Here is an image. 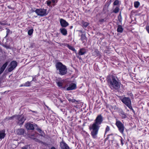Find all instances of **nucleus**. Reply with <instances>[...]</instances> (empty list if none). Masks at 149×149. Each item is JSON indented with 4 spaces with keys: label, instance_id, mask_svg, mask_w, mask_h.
<instances>
[{
    "label": "nucleus",
    "instance_id": "nucleus-33",
    "mask_svg": "<svg viewBox=\"0 0 149 149\" xmlns=\"http://www.w3.org/2000/svg\"><path fill=\"white\" fill-rule=\"evenodd\" d=\"M120 142H121V145L122 146H123V144H124V141L122 138H121V139H120Z\"/></svg>",
    "mask_w": 149,
    "mask_h": 149
},
{
    "label": "nucleus",
    "instance_id": "nucleus-52",
    "mask_svg": "<svg viewBox=\"0 0 149 149\" xmlns=\"http://www.w3.org/2000/svg\"><path fill=\"white\" fill-rule=\"evenodd\" d=\"M32 111L35 113H37V111Z\"/></svg>",
    "mask_w": 149,
    "mask_h": 149
},
{
    "label": "nucleus",
    "instance_id": "nucleus-7",
    "mask_svg": "<svg viewBox=\"0 0 149 149\" xmlns=\"http://www.w3.org/2000/svg\"><path fill=\"white\" fill-rule=\"evenodd\" d=\"M17 119L18 120L17 123L20 126L23 125L26 119L22 115L18 116L17 117Z\"/></svg>",
    "mask_w": 149,
    "mask_h": 149
},
{
    "label": "nucleus",
    "instance_id": "nucleus-2",
    "mask_svg": "<svg viewBox=\"0 0 149 149\" xmlns=\"http://www.w3.org/2000/svg\"><path fill=\"white\" fill-rule=\"evenodd\" d=\"M107 81L109 87L111 89L118 90L120 88V82L116 75L111 74L108 76Z\"/></svg>",
    "mask_w": 149,
    "mask_h": 149
},
{
    "label": "nucleus",
    "instance_id": "nucleus-37",
    "mask_svg": "<svg viewBox=\"0 0 149 149\" xmlns=\"http://www.w3.org/2000/svg\"><path fill=\"white\" fill-rule=\"evenodd\" d=\"M8 7L9 8L11 9L14 10V9L11 7L10 5L8 6Z\"/></svg>",
    "mask_w": 149,
    "mask_h": 149
},
{
    "label": "nucleus",
    "instance_id": "nucleus-4",
    "mask_svg": "<svg viewBox=\"0 0 149 149\" xmlns=\"http://www.w3.org/2000/svg\"><path fill=\"white\" fill-rule=\"evenodd\" d=\"M33 12H35L38 16L41 17L45 16L48 14L47 10L44 8L36 9L35 10H33Z\"/></svg>",
    "mask_w": 149,
    "mask_h": 149
},
{
    "label": "nucleus",
    "instance_id": "nucleus-6",
    "mask_svg": "<svg viewBox=\"0 0 149 149\" xmlns=\"http://www.w3.org/2000/svg\"><path fill=\"white\" fill-rule=\"evenodd\" d=\"M121 100V101L129 108H131V100L129 97H124Z\"/></svg>",
    "mask_w": 149,
    "mask_h": 149
},
{
    "label": "nucleus",
    "instance_id": "nucleus-29",
    "mask_svg": "<svg viewBox=\"0 0 149 149\" xmlns=\"http://www.w3.org/2000/svg\"><path fill=\"white\" fill-rule=\"evenodd\" d=\"M30 82H31L27 81L24 84V86H29L31 84Z\"/></svg>",
    "mask_w": 149,
    "mask_h": 149
},
{
    "label": "nucleus",
    "instance_id": "nucleus-10",
    "mask_svg": "<svg viewBox=\"0 0 149 149\" xmlns=\"http://www.w3.org/2000/svg\"><path fill=\"white\" fill-rule=\"evenodd\" d=\"M60 147L61 149H71L68 144L63 140L60 142Z\"/></svg>",
    "mask_w": 149,
    "mask_h": 149
},
{
    "label": "nucleus",
    "instance_id": "nucleus-53",
    "mask_svg": "<svg viewBox=\"0 0 149 149\" xmlns=\"http://www.w3.org/2000/svg\"><path fill=\"white\" fill-rule=\"evenodd\" d=\"M109 1H110V3H111L112 1V0H109Z\"/></svg>",
    "mask_w": 149,
    "mask_h": 149
},
{
    "label": "nucleus",
    "instance_id": "nucleus-50",
    "mask_svg": "<svg viewBox=\"0 0 149 149\" xmlns=\"http://www.w3.org/2000/svg\"><path fill=\"white\" fill-rule=\"evenodd\" d=\"M8 34H8V33H6V36L5 37V38H6L8 36Z\"/></svg>",
    "mask_w": 149,
    "mask_h": 149
},
{
    "label": "nucleus",
    "instance_id": "nucleus-11",
    "mask_svg": "<svg viewBox=\"0 0 149 149\" xmlns=\"http://www.w3.org/2000/svg\"><path fill=\"white\" fill-rule=\"evenodd\" d=\"M60 22L62 27H65L69 25L68 23L65 20L62 18L60 19Z\"/></svg>",
    "mask_w": 149,
    "mask_h": 149
},
{
    "label": "nucleus",
    "instance_id": "nucleus-41",
    "mask_svg": "<svg viewBox=\"0 0 149 149\" xmlns=\"http://www.w3.org/2000/svg\"><path fill=\"white\" fill-rule=\"evenodd\" d=\"M32 81H34L36 82L37 81L36 79V78L34 77V78H33V79Z\"/></svg>",
    "mask_w": 149,
    "mask_h": 149
},
{
    "label": "nucleus",
    "instance_id": "nucleus-54",
    "mask_svg": "<svg viewBox=\"0 0 149 149\" xmlns=\"http://www.w3.org/2000/svg\"><path fill=\"white\" fill-rule=\"evenodd\" d=\"M60 101H61V102H63V101H62V100H60Z\"/></svg>",
    "mask_w": 149,
    "mask_h": 149
},
{
    "label": "nucleus",
    "instance_id": "nucleus-30",
    "mask_svg": "<svg viewBox=\"0 0 149 149\" xmlns=\"http://www.w3.org/2000/svg\"><path fill=\"white\" fill-rule=\"evenodd\" d=\"M106 21V19H101L99 20V22H100L101 23H102Z\"/></svg>",
    "mask_w": 149,
    "mask_h": 149
},
{
    "label": "nucleus",
    "instance_id": "nucleus-15",
    "mask_svg": "<svg viewBox=\"0 0 149 149\" xmlns=\"http://www.w3.org/2000/svg\"><path fill=\"white\" fill-rule=\"evenodd\" d=\"M119 115L122 119H125L127 118V116L126 114L124 112L122 109L120 110Z\"/></svg>",
    "mask_w": 149,
    "mask_h": 149
},
{
    "label": "nucleus",
    "instance_id": "nucleus-16",
    "mask_svg": "<svg viewBox=\"0 0 149 149\" xmlns=\"http://www.w3.org/2000/svg\"><path fill=\"white\" fill-rule=\"evenodd\" d=\"M8 62H6L4 63L1 67L0 69V74H1L4 71L8 65Z\"/></svg>",
    "mask_w": 149,
    "mask_h": 149
},
{
    "label": "nucleus",
    "instance_id": "nucleus-57",
    "mask_svg": "<svg viewBox=\"0 0 149 149\" xmlns=\"http://www.w3.org/2000/svg\"><path fill=\"white\" fill-rule=\"evenodd\" d=\"M47 108H49V107H47Z\"/></svg>",
    "mask_w": 149,
    "mask_h": 149
},
{
    "label": "nucleus",
    "instance_id": "nucleus-44",
    "mask_svg": "<svg viewBox=\"0 0 149 149\" xmlns=\"http://www.w3.org/2000/svg\"><path fill=\"white\" fill-rule=\"evenodd\" d=\"M32 139L36 141H38V139L35 138H32Z\"/></svg>",
    "mask_w": 149,
    "mask_h": 149
},
{
    "label": "nucleus",
    "instance_id": "nucleus-48",
    "mask_svg": "<svg viewBox=\"0 0 149 149\" xmlns=\"http://www.w3.org/2000/svg\"><path fill=\"white\" fill-rule=\"evenodd\" d=\"M71 101L72 102H74L76 101V100L74 99H73Z\"/></svg>",
    "mask_w": 149,
    "mask_h": 149
},
{
    "label": "nucleus",
    "instance_id": "nucleus-40",
    "mask_svg": "<svg viewBox=\"0 0 149 149\" xmlns=\"http://www.w3.org/2000/svg\"><path fill=\"white\" fill-rule=\"evenodd\" d=\"M14 116H13L8 118V120H12L13 119Z\"/></svg>",
    "mask_w": 149,
    "mask_h": 149
},
{
    "label": "nucleus",
    "instance_id": "nucleus-19",
    "mask_svg": "<svg viewBox=\"0 0 149 149\" xmlns=\"http://www.w3.org/2000/svg\"><path fill=\"white\" fill-rule=\"evenodd\" d=\"M86 53L85 49L84 48L80 49L79 52L77 55H83L84 54Z\"/></svg>",
    "mask_w": 149,
    "mask_h": 149
},
{
    "label": "nucleus",
    "instance_id": "nucleus-13",
    "mask_svg": "<svg viewBox=\"0 0 149 149\" xmlns=\"http://www.w3.org/2000/svg\"><path fill=\"white\" fill-rule=\"evenodd\" d=\"M77 88L76 85L74 83H71L70 84L69 87L66 88L67 91L72 90L76 89Z\"/></svg>",
    "mask_w": 149,
    "mask_h": 149
},
{
    "label": "nucleus",
    "instance_id": "nucleus-45",
    "mask_svg": "<svg viewBox=\"0 0 149 149\" xmlns=\"http://www.w3.org/2000/svg\"><path fill=\"white\" fill-rule=\"evenodd\" d=\"M51 0L52 1V3H54L56 2V0Z\"/></svg>",
    "mask_w": 149,
    "mask_h": 149
},
{
    "label": "nucleus",
    "instance_id": "nucleus-36",
    "mask_svg": "<svg viewBox=\"0 0 149 149\" xmlns=\"http://www.w3.org/2000/svg\"><path fill=\"white\" fill-rule=\"evenodd\" d=\"M37 130L40 133H41L42 131L41 129L38 128L37 129Z\"/></svg>",
    "mask_w": 149,
    "mask_h": 149
},
{
    "label": "nucleus",
    "instance_id": "nucleus-35",
    "mask_svg": "<svg viewBox=\"0 0 149 149\" xmlns=\"http://www.w3.org/2000/svg\"><path fill=\"white\" fill-rule=\"evenodd\" d=\"M110 1H109V0H108L107 2H106V5H108V6H109L110 4H111Z\"/></svg>",
    "mask_w": 149,
    "mask_h": 149
},
{
    "label": "nucleus",
    "instance_id": "nucleus-9",
    "mask_svg": "<svg viewBox=\"0 0 149 149\" xmlns=\"http://www.w3.org/2000/svg\"><path fill=\"white\" fill-rule=\"evenodd\" d=\"M37 125L35 123L32 124L28 122L25 125V127L27 130H33L34 129V127H37Z\"/></svg>",
    "mask_w": 149,
    "mask_h": 149
},
{
    "label": "nucleus",
    "instance_id": "nucleus-46",
    "mask_svg": "<svg viewBox=\"0 0 149 149\" xmlns=\"http://www.w3.org/2000/svg\"><path fill=\"white\" fill-rule=\"evenodd\" d=\"M22 149H27V148L26 147H22Z\"/></svg>",
    "mask_w": 149,
    "mask_h": 149
},
{
    "label": "nucleus",
    "instance_id": "nucleus-18",
    "mask_svg": "<svg viewBox=\"0 0 149 149\" xmlns=\"http://www.w3.org/2000/svg\"><path fill=\"white\" fill-rule=\"evenodd\" d=\"M59 30L63 35L66 36L67 34V31L65 28H61Z\"/></svg>",
    "mask_w": 149,
    "mask_h": 149
},
{
    "label": "nucleus",
    "instance_id": "nucleus-24",
    "mask_svg": "<svg viewBox=\"0 0 149 149\" xmlns=\"http://www.w3.org/2000/svg\"><path fill=\"white\" fill-rule=\"evenodd\" d=\"M140 5V3L138 1H135L134 3V7L136 8H138Z\"/></svg>",
    "mask_w": 149,
    "mask_h": 149
},
{
    "label": "nucleus",
    "instance_id": "nucleus-26",
    "mask_svg": "<svg viewBox=\"0 0 149 149\" xmlns=\"http://www.w3.org/2000/svg\"><path fill=\"white\" fill-rule=\"evenodd\" d=\"M56 83L58 86L59 87H61V88H62L63 83L62 82L60 81H58Z\"/></svg>",
    "mask_w": 149,
    "mask_h": 149
},
{
    "label": "nucleus",
    "instance_id": "nucleus-23",
    "mask_svg": "<svg viewBox=\"0 0 149 149\" xmlns=\"http://www.w3.org/2000/svg\"><path fill=\"white\" fill-rule=\"evenodd\" d=\"M119 6H116L113 10V12L115 13H117L119 11Z\"/></svg>",
    "mask_w": 149,
    "mask_h": 149
},
{
    "label": "nucleus",
    "instance_id": "nucleus-25",
    "mask_svg": "<svg viewBox=\"0 0 149 149\" xmlns=\"http://www.w3.org/2000/svg\"><path fill=\"white\" fill-rule=\"evenodd\" d=\"M33 29H29L28 32V34L29 36H31V35H32L33 32Z\"/></svg>",
    "mask_w": 149,
    "mask_h": 149
},
{
    "label": "nucleus",
    "instance_id": "nucleus-32",
    "mask_svg": "<svg viewBox=\"0 0 149 149\" xmlns=\"http://www.w3.org/2000/svg\"><path fill=\"white\" fill-rule=\"evenodd\" d=\"M6 23L4 21H3L2 22L0 21V24L2 25H6Z\"/></svg>",
    "mask_w": 149,
    "mask_h": 149
},
{
    "label": "nucleus",
    "instance_id": "nucleus-8",
    "mask_svg": "<svg viewBox=\"0 0 149 149\" xmlns=\"http://www.w3.org/2000/svg\"><path fill=\"white\" fill-rule=\"evenodd\" d=\"M17 65V62L15 61H11L9 65L10 67L8 69V71L11 72L16 67Z\"/></svg>",
    "mask_w": 149,
    "mask_h": 149
},
{
    "label": "nucleus",
    "instance_id": "nucleus-17",
    "mask_svg": "<svg viewBox=\"0 0 149 149\" xmlns=\"http://www.w3.org/2000/svg\"><path fill=\"white\" fill-rule=\"evenodd\" d=\"M6 135V134L5 133V130L0 131V139L1 140L4 138Z\"/></svg>",
    "mask_w": 149,
    "mask_h": 149
},
{
    "label": "nucleus",
    "instance_id": "nucleus-5",
    "mask_svg": "<svg viewBox=\"0 0 149 149\" xmlns=\"http://www.w3.org/2000/svg\"><path fill=\"white\" fill-rule=\"evenodd\" d=\"M115 125L118 128L119 132L121 134H123L125 128L124 124L120 121L116 119Z\"/></svg>",
    "mask_w": 149,
    "mask_h": 149
},
{
    "label": "nucleus",
    "instance_id": "nucleus-39",
    "mask_svg": "<svg viewBox=\"0 0 149 149\" xmlns=\"http://www.w3.org/2000/svg\"><path fill=\"white\" fill-rule=\"evenodd\" d=\"M95 52H96V53H97V56H99V55H100V54H99V52L98 51H97V50Z\"/></svg>",
    "mask_w": 149,
    "mask_h": 149
},
{
    "label": "nucleus",
    "instance_id": "nucleus-34",
    "mask_svg": "<svg viewBox=\"0 0 149 149\" xmlns=\"http://www.w3.org/2000/svg\"><path fill=\"white\" fill-rule=\"evenodd\" d=\"M6 29L7 30L6 31V33H8V34H9V33H10V30L9 29H8L7 28H6Z\"/></svg>",
    "mask_w": 149,
    "mask_h": 149
},
{
    "label": "nucleus",
    "instance_id": "nucleus-22",
    "mask_svg": "<svg viewBox=\"0 0 149 149\" xmlns=\"http://www.w3.org/2000/svg\"><path fill=\"white\" fill-rule=\"evenodd\" d=\"M81 24L83 27H86L89 24V23L88 22H85L84 21H82Z\"/></svg>",
    "mask_w": 149,
    "mask_h": 149
},
{
    "label": "nucleus",
    "instance_id": "nucleus-1",
    "mask_svg": "<svg viewBox=\"0 0 149 149\" xmlns=\"http://www.w3.org/2000/svg\"><path fill=\"white\" fill-rule=\"evenodd\" d=\"M103 121L102 116L101 115H99L94 120V123L89 126V129L91 131V135L93 138H97L100 125Z\"/></svg>",
    "mask_w": 149,
    "mask_h": 149
},
{
    "label": "nucleus",
    "instance_id": "nucleus-27",
    "mask_svg": "<svg viewBox=\"0 0 149 149\" xmlns=\"http://www.w3.org/2000/svg\"><path fill=\"white\" fill-rule=\"evenodd\" d=\"M52 1L51 0H48L46 2L47 5L49 6H51Z\"/></svg>",
    "mask_w": 149,
    "mask_h": 149
},
{
    "label": "nucleus",
    "instance_id": "nucleus-14",
    "mask_svg": "<svg viewBox=\"0 0 149 149\" xmlns=\"http://www.w3.org/2000/svg\"><path fill=\"white\" fill-rule=\"evenodd\" d=\"M24 132V130L23 128L19 129L17 130L16 131V133L18 135H23Z\"/></svg>",
    "mask_w": 149,
    "mask_h": 149
},
{
    "label": "nucleus",
    "instance_id": "nucleus-56",
    "mask_svg": "<svg viewBox=\"0 0 149 149\" xmlns=\"http://www.w3.org/2000/svg\"><path fill=\"white\" fill-rule=\"evenodd\" d=\"M1 74H0V75ZM1 83V81H0V83Z\"/></svg>",
    "mask_w": 149,
    "mask_h": 149
},
{
    "label": "nucleus",
    "instance_id": "nucleus-51",
    "mask_svg": "<svg viewBox=\"0 0 149 149\" xmlns=\"http://www.w3.org/2000/svg\"><path fill=\"white\" fill-rule=\"evenodd\" d=\"M79 31L81 33H83V31L81 30H79Z\"/></svg>",
    "mask_w": 149,
    "mask_h": 149
},
{
    "label": "nucleus",
    "instance_id": "nucleus-21",
    "mask_svg": "<svg viewBox=\"0 0 149 149\" xmlns=\"http://www.w3.org/2000/svg\"><path fill=\"white\" fill-rule=\"evenodd\" d=\"M87 38L85 34H82L81 36L80 40L82 41L83 43L84 42V40Z\"/></svg>",
    "mask_w": 149,
    "mask_h": 149
},
{
    "label": "nucleus",
    "instance_id": "nucleus-42",
    "mask_svg": "<svg viewBox=\"0 0 149 149\" xmlns=\"http://www.w3.org/2000/svg\"><path fill=\"white\" fill-rule=\"evenodd\" d=\"M130 109L132 110V111L134 113H135V111H134V110L132 108V106H131V108L130 107V108H129Z\"/></svg>",
    "mask_w": 149,
    "mask_h": 149
},
{
    "label": "nucleus",
    "instance_id": "nucleus-3",
    "mask_svg": "<svg viewBox=\"0 0 149 149\" xmlns=\"http://www.w3.org/2000/svg\"><path fill=\"white\" fill-rule=\"evenodd\" d=\"M56 67L57 72L61 75L66 74L67 72L66 67L61 63L58 62L56 64Z\"/></svg>",
    "mask_w": 149,
    "mask_h": 149
},
{
    "label": "nucleus",
    "instance_id": "nucleus-28",
    "mask_svg": "<svg viewBox=\"0 0 149 149\" xmlns=\"http://www.w3.org/2000/svg\"><path fill=\"white\" fill-rule=\"evenodd\" d=\"M110 130V128L108 126H107L106 127L105 131V135L108 132H109Z\"/></svg>",
    "mask_w": 149,
    "mask_h": 149
},
{
    "label": "nucleus",
    "instance_id": "nucleus-31",
    "mask_svg": "<svg viewBox=\"0 0 149 149\" xmlns=\"http://www.w3.org/2000/svg\"><path fill=\"white\" fill-rule=\"evenodd\" d=\"M119 1L118 0H116L114 2L113 4L115 6L119 4Z\"/></svg>",
    "mask_w": 149,
    "mask_h": 149
},
{
    "label": "nucleus",
    "instance_id": "nucleus-20",
    "mask_svg": "<svg viewBox=\"0 0 149 149\" xmlns=\"http://www.w3.org/2000/svg\"><path fill=\"white\" fill-rule=\"evenodd\" d=\"M123 29L121 25H119L118 26L117 31L118 32L122 33L123 32Z\"/></svg>",
    "mask_w": 149,
    "mask_h": 149
},
{
    "label": "nucleus",
    "instance_id": "nucleus-55",
    "mask_svg": "<svg viewBox=\"0 0 149 149\" xmlns=\"http://www.w3.org/2000/svg\"><path fill=\"white\" fill-rule=\"evenodd\" d=\"M1 29V27L0 26V29Z\"/></svg>",
    "mask_w": 149,
    "mask_h": 149
},
{
    "label": "nucleus",
    "instance_id": "nucleus-49",
    "mask_svg": "<svg viewBox=\"0 0 149 149\" xmlns=\"http://www.w3.org/2000/svg\"><path fill=\"white\" fill-rule=\"evenodd\" d=\"M51 149H56V148L54 147H51Z\"/></svg>",
    "mask_w": 149,
    "mask_h": 149
},
{
    "label": "nucleus",
    "instance_id": "nucleus-38",
    "mask_svg": "<svg viewBox=\"0 0 149 149\" xmlns=\"http://www.w3.org/2000/svg\"><path fill=\"white\" fill-rule=\"evenodd\" d=\"M146 29L148 33H149V26L146 27Z\"/></svg>",
    "mask_w": 149,
    "mask_h": 149
},
{
    "label": "nucleus",
    "instance_id": "nucleus-43",
    "mask_svg": "<svg viewBox=\"0 0 149 149\" xmlns=\"http://www.w3.org/2000/svg\"><path fill=\"white\" fill-rule=\"evenodd\" d=\"M120 16L121 17V15L120 13V14L119 15V16H118V18H119ZM118 19H119V21L120 22H121V19H120L119 18Z\"/></svg>",
    "mask_w": 149,
    "mask_h": 149
},
{
    "label": "nucleus",
    "instance_id": "nucleus-47",
    "mask_svg": "<svg viewBox=\"0 0 149 149\" xmlns=\"http://www.w3.org/2000/svg\"><path fill=\"white\" fill-rule=\"evenodd\" d=\"M113 135V134H108V135H107V138H108L109 137V136L110 135Z\"/></svg>",
    "mask_w": 149,
    "mask_h": 149
},
{
    "label": "nucleus",
    "instance_id": "nucleus-12",
    "mask_svg": "<svg viewBox=\"0 0 149 149\" xmlns=\"http://www.w3.org/2000/svg\"><path fill=\"white\" fill-rule=\"evenodd\" d=\"M66 46H67L70 49L74 52L76 54V56L78 58H79V59H81V57L77 55V51L73 47L70 45L68 44H66Z\"/></svg>",
    "mask_w": 149,
    "mask_h": 149
}]
</instances>
